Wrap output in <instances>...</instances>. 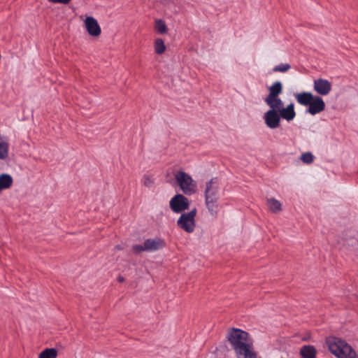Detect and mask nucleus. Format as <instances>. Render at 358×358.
Returning a JSON list of instances; mask_svg holds the SVG:
<instances>
[{
  "mask_svg": "<svg viewBox=\"0 0 358 358\" xmlns=\"http://www.w3.org/2000/svg\"><path fill=\"white\" fill-rule=\"evenodd\" d=\"M227 338L238 358H256L252 341L246 331L231 329L229 331Z\"/></svg>",
  "mask_w": 358,
  "mask_h": 358,
  "instance_id": "obj_1",
  "label": "nucleus"
},
{
  "mask_svg": "<svg viewBox=\"0 0 358 358\" xmlns=\"http://www.w3.org/2000/svg\"><path fill=\"white\" fill-rule=\"evenodd\" d=\"M330 352L338 358H355L356 352L345 341L331 337L327 340Z\"/></svg>",
  "mask_w": 358,
  "mask_h": 358,
  "instance_id": "obj_2",
  "label": "nucleus"
},
{
  "mask_svg": "<svg viewBox=\"0 0 358 358\" xmlns=\"http://www.w3.org/2000/svg\"><path fill=\"white\" fill-rule=\"evenodd\" d=\"M219 197V185L217 180V178H212L206 182L205 190L206 205L212 215H215L217 213V201Z\"/></svg>",
  "mask_w": 358,
  "mask_h": 358,
  "instance_id": "obj_3",
  "label": "nucleus"
},
{
  "mask_svg": "<svg viewBox=\"0 0 358 358\" xmlns=\"http://www.w3.org/2000/svg\"><path fill=\"white\" fill-rule=\"evenodd\" d=\"M175 179L182 192L186 195H192L196 192V182L187 173L180 171L175 174Z\"/></svg>",
  "mask_w": 358,
  "mask_h": 358,
  "instance_id": "obj_4",
  "label": "nucleus"
},
{
  "mask_svg": "<svg viewBox=\"0 0 358 358\" xmlns=\"http://www.w3.org/2000/svg\"><path fill=\"white\" fill-rule=\"evenodd\" d=\"M196 213L197 210L195 208L189 212L182 213L177 220V226L186 233H193L196 228Z\"/></svg>",
  "mask_w": 358,
  "mask_h": 358,
  "instance_id": "obj_5",
  "label": "nucleus"
},
{
  "mask_svg": "<svg viewBox=\"0 0 358 358\" xmlns=\"http://www.w3.org/2000/svg\"><path fill=\"white\" fill-rule=\"evenodd\" d=\"M169 207L175 213H184L189 207V201L181 194H177L169 201Z\"/></svg>",
  "mask_w": 358,
  "mask_h": 358,
  "instance_id": "obj_6",
  "label": "nucleus"
},
{
  "mask_svg": "<svg viewBox=\"0 0 358 358\" xmlns=\"http://www.w3.org/2000/svg\"><path fill=\"white\" fill-rule=\"evenodd\" d=\"M263 119L266 127L271 129H275L280 125V116L275 110H268L264 113Z\"/></svg>",
  "mask_w": 358,
  "mask_h": 358,
  "instance_id": "obj_7",
  "label": "nucleus"
},
{
  "mask_svg": "<svg viewBox=\"0 0 358 358\" xmlns=\"http://www.w3.org/2000/svg\"><path fill=\"white\" fill-rule=\"evenodd\" d=\"M84 24L87 33L91 36L97 37L101 34V27L94 17L87 16L84 21Z\"/></svg>",
  "mask_w": 358,
  "mask_h": 358,
  "instance_id": "obj_8",
  "label": "nucleus"
},
{
  "mask_svg": "<svg viewBox=\"0 0 358 358\" xmlns=\"http://www.w3.org/2000/svg\"><path fill=\"white\" fill-rule=\"evenodd\" d=\"M313 89L320 95L326 96L331 90V84L326 79H316L313 82Z\"/></svg>",
  "mask_w": 358,
  "mask_h": 358,
  "instance_id": "obj_9",
  "label": "nucleus"
},
{
  "mask_svg": "<svg viewBox=\"0 0 358 358\" xmlns=\"http://www.w3.org/2000/svg\"><path fill=\"white\" fill-rule=\"evenodd\" d=\"M324 109L325 103L322 97L315 96L313 101H311V103L308 105V108L306 109V113L312 115H315L322 112Z\"/></svg>",
  "mask_w": 358,
  "mask_h": 358,
  "instance_id": "obj_10",
  "label": "nucleus"
},
{
  "mask_svg": "<svg viewBox=\"0 0 358 358\" xmlns=\"http://www.w3.org/2000/svg\"><path fill=\"white\" fill-rule=\"evenodd\" d=\"M145 248L147 252H155L165 247V241L160 238H148L145 241Z\"/></svg>",
  "mask_w": 358,
  "mask_h": 358,
  "instance_id": "obj_11",
  "label": "nucleus"
},
{
  "mask_svg": "<svg viewBox=\"0 0 358 358\" xmlns=\"http://www.w3.org/2000/svg\"><path fill=\"white\" fill-rule=\"evenodd\" d=\"M278 113L280 116V119L285 120L287 122L292 121L296 117L294 103L292 102L286 107H282L278 111Z\"/></svg>",
  "mask_w": 358,
  "mask_h": 358,
  "instance_id": "obj_12",
  "label": "nucleus"
},
{
  "mask_svg": "<svg viewBox=\"0 0 358 358\" xmlns=\"http://www.w3.org/2000/svg\"><path fill=\"white\" fill-rule=\"evenodd\" d=\"M294 96L298 103L301 106H308L311 103V101L314 99L313 94L309 92H303L301 93H294Z\"/></svg>",
  "mask_w": 358,
  "mask_h": 358,
  "instance_id": "obj_13",
  "label": "nucleus"
},
{
  "mask_svg": "<svg viewBox=\"0 0 358 358\" xmlns=\"http://www.w3.org/2000/svg\"><path fill=\"white\" fill-rule=\"evenodd\" d=\"M265 103L269 106L270 110H275L278 112L283 107V101L279 96L265 98Z\"/></svg>",
  "mask_w": 358,
  "mask_h": 358,
  "instance_id": "obj_14",
  "label": "nucleus"
},
{
  "mask_svg": "<svg viewBox=\"0 0 358 358\" xmlns=\"http://www.w3.org/2000/svg\"><path fill=\"white\" fill-rule=\"evenodd\" d=\"M268 94L266 98H272L279 96L282 92V85L281 82L276 81L273 83L268 88Z\"/></svg>",
  "mask_w": 358,
  "mask_h": 358,
  "instance_id": "obj_15",
  "label": "nucleus"
},
{
  "mask_svg": "<svg viewBox=\"0 0 358 358\" xmlns=\"http://www.w3.org/2000/svg\"><path fill=\"white\" fill-rule=\"evenodd\" d=\"M300 354L303 358H315L316 350L313 345H304L301 348Z\"/></svg>",
  "mask_w": 358,
  "mask_h": 358,
  "instance_id": "obj_16",
  "label": "nucleus"
},
{
  "mask_svg": "<svg viewBox=\"0 0 358 358\" xmlns=\"http://www.w3.org/2000/svg\"><path fill=\"white\" fill-rule=\"evenodd\" d=\"M267 206L269 208V210L274 213H277L282 210V204L281 203L274 199V198H270L268 199L266 201Z\"/></svg>",
  "mask_w": 358,
  "mask_h": 358,
  "instance_id": "obj_17",
  "label": "nucleus"
},
{
  "mask_svg": "<svg viewBox=\"0 0 358 358\" xmlns=\"http://www.w3.org/2000/svg\"><path fill=\"white\" fill-rule=\"evenodd\" d=\"M8 143L0 136V159H5L8 155Z\"/></svg>",
  "mask_w": 358,
  "mask_h": 358,
  "instance_id": "obj_18",
  "label": "nucleus"
},
{
  "mask_svg": "<svg viewBox=\"0 0 358 358\" xmlns=\"http://www.w3.org/2000/svg\"><path fill=\"white\" fill-rule=\"evenodd\" d=\"M13 183L12 177L8 174L0 175V190L7 189L11 186Z\"/></svg>",
  "mask_w": 358,
  "mask_h": 358,
  "instance_id": "obj_19",
  "label": "nucleus"
},
{
  "mask_svg": "<svg viewBox=\"0 0 358 358\" xmlns=\"http://www.w3.org/2000/svg\"><path fill=\"white\" fill-rule=\"evenodd\" d=\"M57 351L55 348H46L43 350L38 356V358H57Z\"/></svg>",
  "mask_w": 358,
  "mask_h": 358,
  "instance_id": "obj_20",
  "label": "nucleus"
},
{
  "mask_svg": "<svg viewBox=\"0 0 358 358\" xmlns=\"http://www.w3.org/2000/svg\"><path fill=\"white\" fill-rule=\"evenodd\" d=\"M166 46L162 38H157L155 41V51L157 54L161 55L164 52Z\"/></svg>",
  "mask_w": 358,
  "mask_h": 358,
  "instance_id": "obj_21",
  "label": "nucleus"
},
{
  "mask_svg": "<svg viewBox=\"0 0 358 358\" xmlns=\"http://www.w3.org/2000/svg\"><path fill=\"white\" fill-rule=\"evenodd\" d=\"M155 28L156 31L161 34H165L167 31V27L165 22L160 19L155 20Z\"/></svg>",
  "mask_w": 358,
  "mask_h": 358,
  "instance_id": "obj_22",
  "label": "nucleus"
},
{
  "mask_svg": "<svg viewBox=\"0 0 358 358\" xmlns=\"http://www.w3.org/2000/svg\"><path fill=\"white\" fill-rule=\"evenodd\" d=\"M291 69V66L287 63H281L276 65L273 69V72H281L285 73Z\"/></svg>",
  "mask_w": 358,
  "mask_h": 358,
  "instance_id": "obj_23",
  "label": "nucleus"
},
{
  "mask_svg": "<svg viewBox=\"0 0 358 358\" xmlns=\"http://www.w3.org/2000/svg\"><path fill=\"white\" fill-rule=\"evenodd\" d=\"M301 159L302 160V162L303 163L307 164H311L313 162L314 156L310 152H305V153H303L301 155Z\"/></svg>",
  "mask_w": 358,
  "mask_h": 358,
  "instance_id": "obj_24",
  "label": "nucleus"
},
{
  "mask_svg": "<svg viewBox=\"0 0 358 358\" xmlns=\"http://www.w3.org/2000/svg\"><path fill=\"white\" fill-rule=\"evenodd\" d=\"M132 249L136 253H140L141 252L146 251L145 248V243H143V245H134L132 246Z\"/></svg>",
  "mask_w": 358,
  "mask_h": 358,
  "instance_id": "obj_25",
  "label": "nucleus"
},
{
  "mask_svg": "<svg viewBox=\"0 0 358 358\" xmlns=\"http://www.w3.org/2000/svg\"><path fill=\"white\" fill-rule=\"evenodd\" d=\"M143 183L147 187H150L153 182L148 176H144L143 178Z\"/></svg>",
  "mask_w": 358,
  "mask_h": 358,
  "instance_id": "obj_26",
  "label": "nucleus"
},
{
  "mask_svg": "<svg viewBox=\"0 0 358 358\" xmlns=\"http://www.w3.org/2000/svg\"><path fill=\"white\" fill-rule=\"evenodd\" d=\"M48 1L50 2L54 3H64V4H66L71 0H48Z\"/></svg>",
  "mask_w": 358,
  "mask_h": 358,
  "instance_id": "obj_27",
  "label": "nucleus"
},
{
  "mask_svg": "<svg viewBox=\"0 0 358 358\" xmlns=\"http://www.w3.org/2000/svg\"><path fill=\"white\" fill-rule=\"evenodd\" d=\"M124 280V278L122 277V276H119L118 277V281L122 282Z\"/></svg>",
  "mask_w": 358,
  "mask_h": 358,
  "instance_id": "obj_28",
  "label": "nucleus"
},
{
  "mask_svg": "<svg viewBox=\"0 0 358 358\" xmlns=\"http://www.w3.org/2000/svg\"><path fill=\"white\" fill-rule=\"evenodd\" d=\"M115 249L118 250H122V247L120 245H117L115 246Z\"/></svg>",
  "mask_w": 358,
  "mask_h": 358,
  "instance_id": "obj_29",
  "label": "nucleus"
},
{
  "mask_svg": "<svg viewBox=\"0 0 358 358\" xmlns=\"http://www.w3.org/2000/svg\"><path fill=\"white\" fill-rule=\"evenodd\" d=\"M357 358H358V357H357Z\"/></svg>",
  "mask_w": 358,
  "mask_h": 358,
  "instance_id": "obj_30",
  "label": "nucleus"
}]
</instances>
